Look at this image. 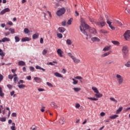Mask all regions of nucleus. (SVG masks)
Returning <instances> with one entry per match:
<instances>
[{"mask_svg": "<svg viewBox=\"0 0 130 130\" xmlns=\"http://www.w3.org/2000/svg\"><path fill=\"white\" fill-rule=\"evenodd\" d=\"M81 24L80 26V29L81 32L88 37V36L87 31L89 28V25L85 23V21L83 18H81Z\"/></svg>", "mask_w": 130, "mask_h": 130, "instance_id": "1", "label": "nucleus"}, {"mask_svg": "<svg viewBox=\"0 0 130 130\" xmlns=\"http://www.w3.org/2000/svg\"><path fill=\"white\" fill-rule=\"evenodd\" d=\"M123 58L124 59H128L129 49L127 46H123L121 49Z\"/></svg>", "mask_w": 130, "mask_h": 130, "instance_id": "2", "label": "nucleus"}, {"mask_svg": "<svg viewBox=\"0 0 130 130\" xmlns=\"http://www.w3.org/2000/svg\"><path fill=\"white\" fill-rule=\"evenodd\" d=\"M88 31H89V37H92L95 35L96 34L97 31L95 28L93 27H88Z\"/></svg>", "mask_w": 130, "mask_h": 130, "instance_id": "3", "label": "nucleus"}, {"mask_svg": "<svg viewBox=\"0 0 130 130\" xmlns=\"http://www.w3.org/2000/svg\"><path fill=\"white\" fill-rule=\"evenodd\" d=\"M66 9L64 7H62L60 9H59L57 12L56 14L58 16H61L62 15L66 13Z\"/></svg>", "mask_w": 130, "mask_h": 130, "instance_id": "4", "label": "nucleus"}, {"mask_svg": "<svg viewBox=\"0 0 130 130\" xmlns=\"http://www.w3.org/2000/svg\"><path fill=\"white\" fill-rule=\"evenodd\" d=\"M116 78L117 79V81H118V84L119 85H121L123 83V78L121 75L117 74L116 75Z\"/></svg>", "mask_w": 130, "mask_h": 130, "instance_id": "5", "label": "nucleus"}, {"mask_svg": "<svg viewBox=\"0 0 130 130\" xmlns=\"http://www.w3.org/2000/svg\"><path fill=\"white\" fill-rule=\"evenodd\" d=\"M106 19H107V23L109 24V26L110 27V28H111L112 30H115V27H114V26H113V25H112V22H111V21H110V20H109L108 15H106Z\"/></svg>", "mask_w": 130, "mask_h": 130, "instance_id": "6", "label": "nucleus"}, {"mask_svg": "<svg viewBox=\"0 0 130 130\" xmlns=\"http://www.w3.org/2000/svg\"><path fill=\"white\" fill-rule=\"evenodd\" d=\"M123 36L124 37V39L126 40H128L130 39V30H126L125 32H124Z\"/></svg>", "mask_w": 130, "mask_h": 130, "instance_id": "7", "label": "nucleus"}, {"mask_svg": "<svg viewBox=\"0 0 130 130\" xmlns=\"http://www.w3.org/2000/svg\"><path fill=\"white\" fill-rule=\"evenodd\" d=\"M10 11V9L9 8H6L5 9H4V10H3L1 13H0V15H3L4 14H5L7 12H9Z\"/></svg>", "mask_w": 130, "mask_h": 130, "instance_id": "8", "label": "nucleus"}, {"mask_svg": "<svg viewBox=\"0 0 130 130\" xmlns=\"http://www.w3.org/2000/svg\"><path fill=\"white\" fill-rule=\"evenodd\" d=\"M91 41H92L93 42H99L100 41V39L98 38V37H93L91 38Z\"/></svg>", "mask_w": 130, "mask_h": 130, "instance_id": "9", "label": "nucleus"}, {"mask_svg": "<svg viewBox=\"0 0 130 130\" xmlns=\"http://www.w3.org/2000/svg\"><path fill=\"white\" fill-rule=\"evenodd\" d=\"M57 53L60 57H63L62 54L63 53V52L61 49H58L57 51Z\"/></svg>", "mask_w": 130, "mask_h": 130, "instance_id": "10", "label": "nucleus"}, {"mask_svg": "<svg viewBox=\"0 0 130 130\" xmlns=\"http://www.w3.org/2000/svg\"><path fill=\"white\" fill-rule=\"evenodd\" d=\"M30 40V38H27V37H25V38H23V39H22L21 41L23 42H25L26 41H29Z\"/></svg>", "mask_w": 130, "mask_h": 130, "instance_id": "11", "label": "nucleus"}, {"mask_svg": "<svg viewBox=\"0 0 130 130\" xmlns=\"http://www.w3.org/2000/svg\"><path fill=\"white\" fill-rule=\"evenodd\" d=\"M72 59L73 61L77 64L79 63L80 62V60L76 58L75 57H74Z\"/></svg>", "mask_w": 130, "mask_h": 130, "instance_id": "12", "label": "nucleus"}, {"mask_svg": "<svg viewBox=\"0 0 130 130\" xmlns=\"http://www.w3.org/2000/svg\"><path fill=\"white\" fill-rule=\"evenodd\" d=\"M39 32H36V34H35L34 35H33L32 39H37V38H39Z\"/></svg>", "mask_w": 130, "mask_h": 130, "instance_id": "13", "label": "nucleus"}, {"mask_svg": "<svg viewBox=\"0 0 130 130\" xmlns=\"http://www.w3.org/2000/svg\"><path fill=\"white\" fill-rule=\"evenodd\" d=\"M58 30L60 32L63 33L65 31L66 28H64V27H59Z\"/></svg>", "mask_w": 130, "mask_h": 130, "instance_id": "14", "label": "nucleus"}, {"mask_svg": "<svg viewBox=\"0 0 130 130\" xmlns=\"http://www.w3.org/2000/svg\"><path fill=\"white\" fill-rule=\"evenodd\" d=\"M18 65L20 66H24L26 65L25 62L23 61H19L18 62Z\"/></svg>", "mask_w": 130, "mask_h": 130, "instance_id": "15", "label": "nucleus"}, {"mask_svg": "<svg viewBox=\"0 0 130 130\" xmlns=\"http://www.w3.org/2000/svg\"><path fill=\"white\" fill-rule=\"evenodd\" d=\"M112 43L116 46H119L120 45L119 42H118L117 41H112Z\"/></svg>", "mask_w": 130, "mask_h": 130, "instance_id": "16", "label": "nucleus"}, {"mask_svg": "<svg viewBox=\"0 0 130 130\" xmlns=\"http://www.w3.org/2000/svg\"><path fill=\"white\" fill-rule=\"evenodd\" d=\"M110 46H107L106 47H105V48L103 49V51H108L110 49Z\"/></svg>", "mask_w": 130, "mask_h": 130, "instance_id": "17", "label": "nucleus"}, {"mask_svg": "<svg viewBox=\"0 0 130 130\" xmlns=\"http://www.w3.org/2000/svg\"><path fill=\"white\" fill-rule=\"evenodd\" d=\"M94 96H95V97H96V98H100L102 97L103 96V95L102 94H101L99 92V93H96V94H94Z\"/></svg>", "mask_w": 130, "mask_h": 130, "instance_id": "18", "label": "nucleus"}, {"mask_svg": "<svg viewBox=\"0 0 130 130\" xmlns=\"http://www.w3.org/2000/svg\"><path fill=\"white\" fill-rule=\"evenodd\" d=\"M114 23L118 24L119 26L122 25L121 22H120V21H119V20H116V19L114 20Z\"/></svg>", "mask_w": 130, "mask_h": 130, "instance_id": "19", "label": "nucleus"}, {"mask_svg": "<svg viewBox=\"0 0 130 130\" xmlns=\"http://www.w3.org/2000/svg\"><path fill=\"white\" fill-rule=\"evenodd\" d=\"M36 69L37 70H42L43 71L45 72L46 71L45 69L42 68L41 67L39 66H37L36 67Z\"/></svg>", "mask_w": 130, "mask_h": 130, "instance_id": "20", "label": "nucleus"}, {"mask_svg": "<svg viewBox=\"0 0 130 130\" xmlns=\"http://www.w3.org/2000/svg\"><path fill=\"white\" fill-rule=\"evenodd\" d=\"M122 110H123V107H121L119 108L117 110V112H116V113L117 114H119Z\"/></svg>", "mask_w": 130, "mask_h": 130, "instance_id": "21", "label": "nucleus"}, {"mask_svg": "<svg viewBox=\"0 0 130 130\" xmlns=\"http://www.w3.org/2000/svg\"><path fill=\"white\" fill-rule=\"evenodd\" d=\"M91 89H92V90H93V91H94L95 93H99V91L98 89H97V88H96L95 87H92V88H91Z\"/></svg>", "mask_w": 130, "mask_h": 130, "instance_id": "22", "label": "nucleus"}, {"mask_svg": "<svg viewBox=\"0 0 130 130\" xmlns=\"http://www.w3.org/2000/svg\"><path fill=\"white\" fill-rule=\"evenodd\" d=\"M54 75H55L56 77H59V78H62V77H63L60 74H59V73H55L54 74Z\"/></svg>", "mask_w": 130, "mask_h": 130, "instance_id": "23", "label": "nucleus"}, {"mask_svg": "<svg viewBox=\"0 0 130 130\" xmlns=\"http://www.w3.org/2000/svg\"><path fill=\"white\" fill-rule=\"evenodd\" d=\"M2 41H3V42L4 43L6 41L9 42V41H10V39H8V38H4L3 39H2Z\"/></svg>", "mask_w": 130, "mask_h": 130, "instance_id": "24", "label": "nucleus"}, {"mask_svg": "<svg viewBox=\"0 0 130 130\" xmlns=\"http://www.w3.org/2000/svg\"><path fill=\"white\" fill-rule=\"evenodd\" d=\"M64 121H65V119L63 117L61 118V119L59 120V122L61 124H63Z\"/></svg>", "mask_w": 130, "mask_h": 130, "instance_id": "25", "label": "nucleus"}, {"mask_svg": "<svg viewBox=\"0 0 130 130\" xmlns=\"http://www.w3.org/2000/svg\"><path fill=\"white\" fill-rule=\"evenodd\" d=\"M67 44L68 45H71L73 43V42H72L71 40H67Z\"/></svg>", "mask_w": 130, "mask_h": 130, "instance_id": "26", "label": "nucleus"}, {"mask_svg": "<svg viewBox=\"0 0 130 130\" xmlns=\"http://www.w3.org/2000/svg\"><path fill=\"white\" fill-rule=\"evenodd\" d=\"M12 126L11 127V129L12 130H16L15 123L13 122V123H12Z\"/></svg>", "mask_w": 130, "mask_h": 130, "instance_id": "27", "label": "nucleus"}, {"mask_svg": "<svg viewBox=\"0 0 130 130\" xmlns=\"http://www.w3.org/2000/svg\"><path fill=\"white\" fill-rule=\"evenodd\" d=\"M24 32L26 34H28V33L30 32V30H29L28 28H27V27H25V28H24Z\"/></svg>", "mask_w": 130, "mask_h": 130, "instance_id": "28", "label": "nucleus"}, {"mask_svg": "<svg viewBox=\"0 0 130 130\" xmlns=\"http://www.w3.org/2000/svg\"><path fill=\"white\" fill-rule=\"evenodd\" d=\"M124 66L127 68H130V61H128L126 63H125Z\"/></svg>", "mask_w": 130, "mask_h": 130, "instance_id": "29", "label": "nucleus"}, {"mask_svg": "<svg viewBox=\"0 0 130 130\" xmlns=\"http://www.w3.org/2000/svg\"><path fill=\"white\" fill-rule=\"evenodd\" d=\"M118 117H119L118 115H113L112 116H110V118H111L112 119H114Z\"/></svg>", "mask_w": 130, "mask_h": 130, "instance_id": "30", "label": "nucleus"}, {"mask_svg": "<svg viewBox=\"0 0 130 130\" xmlns=\"http://www.w3.org/2000/svg\"><path fill=\"white\" fill-rule=\"evenodd\" d=\"M18 87L20 89H23L25 87V86L24 84H19Z\"/></svg>", "mask_w": 130, "mask_h": 130, "instance_id": "31", "label": "nucleus"}, {"mask_svg": "<svg viewBox=\"0 0 130 130\" xmlns=\"http://www.w3.org/2000/svg\"><path fill=\"white\" fill-rule=\"evenodd\" d=\"M111 53V51H109L108 52H107V53L104 54V55H103V57H106V56L109 55Z\"/></svg>", "mask_w": 130, "mask_h": 130, "instance_id": "32", "label": "nucleus"}, {"mask_svg": "<svg viewBox=\"0 0 130 130\" xmlns=\"http://www.w3.org/2000/svg\"><path fill=\"white\" fill-rule=\"evenodd\" d=\"M51 106L53 107H54L55 108H56L57 107V106L56 105V103L54 102L51 103Z\"/></svg>", "mask_w": 130, "mask_h": 130, "instance_id": "33", "label": "nucleus"}, {"mask_svg": "<svg viewBox=\"0 0 130 130\" xmlns=\"http://www.w3.org/2000/svg\"><path fill=\"white\" fill-rule=\"evenodd\" d=\"M34 80L36 82H38V81H41V79L40 78H38V77H35L34 78Z\"/></svg>", "mask_w": 130, "mask_h": 130, "instance_id": "34", "label": "nucleus"}, {"mask_svg": "<svg viewBox=\"0 0 130 130\" xmlns=\"http://www.w3.org/2000/svg\"><path fill=\"white\" fill-rule=\"evenodd\" d=\"M9 30L11 31L12 34H15L14 28H9Z\"/></svg>", "mask_w": 130, "mask_h": 130, "instance_id": "35", "label": "nucleus"}, {"mask_svg": "<svg viewBox=\"0 0 130 130\" xmlns=\"http://www.w3.org/2000/svg\"><path fill=\"white\" fill-rule=\"evenodd\" d=\"M73 89L75 90V92H78L80 90H81V88H76V87H74L73 88Z\"/></svg>", "mask_w": 130, "mask_h": 130, "instance_id": "36", "label": "nucleus"}, {"mask_svg": "<svg viewBox=\"0 0 130 130\" xmlns=\"http://www.w3.org/2000/svg\"><path fill=\"white\" fill-rule=\"evenodd\" d=\"M112 63V61L111 60H107L106 61V64L110 65Z\"/></svg>", "mask_w": 130, "mask_h": 130, "instance_id": "37", "label": "nucleus"}, {"mask_svg": "<svg viewBox=\"0 0 130 130\" xmlns=\"http://www.w3.org/2000/svg\"><path fill=\"white\" fill-rule=\"evenodd\" d=\"M105 24H106V22H105V21H103V22H101L100 25H101V26L102 27H103L105 26Z\"/></svg>", "mask_w": 130, "mask_h": 130, "instance_id": "38", "label": "nucleus"}, {"mask_svg": "<svg viewBox=\"0 0 130 130\" xmlns=\"http://www.w3.org/2000/svg\"><path fill=\"white\" fill-rule=\"evenodd\" d=\"M4 93H3L2 91V88L0 87V96H1L2 97L4 96Z\"/></svg>", "mask_w": 130, "mask_h": 130, "instance_id": "39", "label": "nucleus"}, {"mask_svg": "<svg viewBox=\"0 0 130 130\" xmlns=\"http://www.w3.org/2000/svg\"><path fill=\"white\" fill-rule=\"evenodd\" d=\"M15 39L16 43L19 42L20 41V39L19 38H18V37H15Z\"/></svg>", "mask_w": 130, "mask_h": 130, "instance_id": "40", "label": "nucleus"}, {"mask_svg": "<svg viewBox=\"0 0 130 130\" xmlns=\"http://www.w3.org/2000/svg\"><path fill=\"white\" fill-rule=\"evenodd\" d=\"M87 99L90 100L91 101H98V99L96 98H87Z\"/></svg>", "mask_w": 130, "mask_h": 130, "instance_id": "41", "label": "nucleus"}, {"mask_svg": "<svg viewBox=\"0 0 130 130\" xmlns=\"http://www.w3.org/2000/svg\"><path fill=\"white\" fill-rule=\"evenodd\" d=\"M110 100H111V101L115 102V103H117V101L114 98H110Z\"/></svg>", "mask_w": 130, "mask_h": 130, "instance_id": "42", "label": "nucleus"}, {"mask_svg": "<svg viewBox=\"0 0 130 130\" xmlns=\"http://www.w3.org/2000/svg\"><path fill=\"white\" fill-rule=\"evenodd\" d=\"M94 24H95V25H96L98 26H100V25L101 24V22L100 21H96V20H95V21H94Z\"/></svg>", "mask_w": 130, "mask_h": 130, "instance_id": "43", "label": "nucleus"}, {"mask_svg": "<svg viewBox=\"0 0 130 130\" xmlns=\"http://www.w3.org/2000/svg\"><path fill=\"white\" fill-rule=\"evenodd\" d=\"M72 80L74 81V82H73V84L74 85H76L78 83V81L77 80H75L74 79H73Z\"/></svg>", "mask_w": 130, "mask_h": 130, "instance_id": "44", "label": "nucleus"}, {"mask_svg": "<svg viewBox=\"0 0 130 130\" xmlns=\"http://www.w3.org/2000/svg\"><path fill=\"white\" fill-rule=\"evenodd\" d=\"M72 18H71V19H69V20H68L67 23L68 25H71L72 24Z\"/></svg>", "mask_w": 130, "mask_h": 130, "instance_id": "45", "label": "nucleus"}, {"mask_svg": "<svg viewBox=\"0 0 130 130\" xmlns=\"http://www.w3.org/2000/svg\"><path fill=\"white\" fill-rule=\"evenodd\" d=\"M101 33L103 34H107V31L106 30H105V29H101Z\"/></svg>", "mask_w": 130, "mask_h": 130, "instance_id": "46", "label": "nucleus"}, {"mask_svg": "<svg viewBox=\"0 0 130 130\" xmlns=\"http://www.w3.org/2000/svg\"><path fill=\"white\" fill-rule=\"evenodd\" d=\"M47 50L45 49V50H43L42 53H43V55H45L47 54Z\"/></svg>", "mask_w": 130, "mask_h": 130, "instance_id": "47", "label": "nucleus"}, {"mask_svg": "<svg viewBox=\"0 0 130 130\" xmlns=\"http://www.w3.org/2000/svg\"><path fill=\"white\" fill-rule=\"evenodd\" d=\"M57 37H58L59 38H60V39L62 38V34H57Z\"/></svg>", "mask_w": 130, "mask_h": 130, "instance_id": "48", "label": "nucleus"}, {"mask_svg": "<svg viewBox=\"0 0 130 130\" xmlns=\"http://www.w3.org/2000/svg\"><path fill=\"white\" fill-rule=\"evenodd\" d=\"M125 13H128V14H130V10L126 8L125 9Z\"/></svg>", "mask_w": 130, "mask_h": 130, "instance_id": "49", "label": "nucleus"}, {"mask_svg": "<svg viewBox=\"0 0 130 130\" xmlns=\"http://www.w3.org/2000/svg\"><path fill=\"white\" fill-rule=\"evenodd\" d=\"M47 85H48L50 87H53V85L51 83H49V82H47Z\"/></svg>", "mask_w": 130, "mask_h": 130, "instance_id": "50", "label": "nucleus"}, {"mask_svg": "<svg viewBox=\"0 0 130 130\" xmlns=\"http://www.w3.org/2000/svg\"><path fill=\"white\" fill-rule=\"evenodd\" d=\"M75 78L76 79H78V80L82 79V78L80 76H77V77H75Z\"/></svg>", "mask_w": 130, "mask_h": 130, "instance_id": "51", "label": "nucleus"}, {"mask_svg": "<svg viewBox=\"0 0 130 130\" xmlns=\"http://www.w3.org/2000/svg\"><path fill=\"white\" fill-rule=\"evenodd\" d=\"M7 87H8V88L9 89H11L13 88V86L12 85H11L10 84H9L7 85Z\"/></svg>", "mask_w": 130, "mask_h": 130, "instance_id": "52", "label": "nucleus"}, {"mask_svg": "<svg viewBox=\"0 0 130 130\" xmlns=\"http://www.w3.org/2000/svg\"><path fill=\"white\" fill-rule=\"evenodd\" d=\"M68 55L73 59V58L74 57V56H73V55H72V54L71 53H69V54H68Z\"/></svg>", "mask_w": 130, "mask_h": 130, "instance_id": "53", "label": "nucleus"}, {"mask_svg": "<svg viewBox=\"0 0 130 130\" xmlns=\"http://www.w3.org/2000/svg\"><path fill=\"white\" fill-rule=\"evenodd\" d=\"M29 69L31 72L35 71V68L34 67H30Z\"/></svg>", "mask_w": 130, "mask_h": 130, "instance_id": "54", "label": "nucleus"}, {"mask_svg": "<svg viewBox=\"0 0 130 130\" xmlns=\"http://www.w3.org/2000/svg\"><path fill=\"white\" fill-rule=\"evenodd\" d=\"M38 90L40 92H42V91H45V89H42V88H38Z\"/></svg>", "mask_w": 130, "mask_h": 130, "instance_id": "55", "label": "nucleus"}, {"mask_svg": "<svg viewBox=\"0 0 130 130\" xmlns=\"http://www.w3.org/2000/svg\"><path fill=\"white\" fill-rule=\"evenodd\" d=\"M10 32H9V31H8L7 32H5L4 34L6 37L10 35Z\"/></svg>", "mask_w": 130, "mask_h": 130, "instance_id": "56", "label": "nucleus"}, {"mask_svg": "<svg viewBox=\"0 0 130 130\" xmlns=\"http://www.w3.org/2000/svg\"><path fill=\"white\" fill-rule=\"evenodd\" d=\"M24 83V81L21 80L19 82H18V84H23Z\"/></svg>", "mask_w": 130, "mask_h": 130, "instance_id": "57", "label": "nucleus"}, {"mask_svg": "<svg viewBox=\"0 0 130 130\" xmlns=\"http://www.w3.org/2000/svg\"><path fill=\"white\" fill-rule=\"evenodd\" d=\"M18 80V77H15L14 78V81L15 82V83H17V80Z\"/></svg>", "mask_w": 130, "mask_h": 130, "instance_id": "58", "label": "nucleus"}, {"mask_svg": "<svg viewBox=\"0 0 130 130\" xmlns=\"http://www.w3.org/2000/svg\"><path fill=\"white\" fill-rule=\"evenodd\" d=\"M6 120L5 118H1V121L2 122H5Z\"/></svg>", "mask_w": 130, "mask_h": 130, "instance_id": "59", "label": "nucleus"}, {"mask_svg": "<svg viewBox=\"0 0 130 130\" xmlns=\"http://www.w3.org/2000/svg\"><path fill=\"white\" fill-rule=\"evenodd\" d=\"M80 107V105L79 104H77L76 105V108H79Z\"/></svg>", "mask_w": 130, "mask_h": 130, "instance_id": "60", "label": "nucleus"}, {"mask_svg": "<svg viewBox=\"0 0 130 130\" xmlns=\"http://www.w3.org/2000/svg\"><path fill=\"white\" fill-rule=\"evenodd\" d=\"M63 74H66V72H67V70H66V69H63V70H62V72H61Z\"/></svg>", "mask_w": 130, "mask_h": 130, "instance_id": "61", "label": "nucleus"}, {"mask_svg": "<svg viewBox=\"0 0 130 130\" xmlns=\"http://www.w3.org/2000/svg\"><path fill=\"white\" fill-rule=\"evenodd\" d=\"M9 78L10 79L12 80V79L13 78V75H9Z\"/></svg>", "mask_w": 130, "mask_h": 130, "instance_id": "62", "label": "nucleus"}, {"mask_svg": "<svg viewBox=\"0 0 130 130\" xmlns=\"http://www.w3.org/2000/svg\"><path fill=\"white\" fill-rule=\"evenodd\" d=\"M16 116H17V114H16V113H13L12 114V117H16Z\"/></svg>", "mask_w": 130, "mask_h": 130, "instance_id": "63", "label": "nucleus"}, {"mask_svg": "<svg viewBox=\"0 0 130 130\" xmlns=\"http://www.w3.org/2000/svg\"><path fill=\"white\" fill-rule=\"evenodd\" d=\"M32 130H39V128L38 127H36L34 128Z\"/></svg>", "mask_w": 130, "mask_h": 130, "instance_id": "64", "label": "nucleus"}]
</instances>
